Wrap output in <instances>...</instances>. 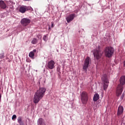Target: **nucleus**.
I'll return each instance as SVG.
<instances>
[{
    "label": "nucleus",
    "instance_id": "393cba45",
    "mask_svg": "<svg viewBox=\"0 0 125 125\" xmlns=\"http://www.w3.org/2000/svg\"><path fill=\"white\" fill-rule=\"evenodd\" d=\"M124 67H125V61L124 62Z\"/></svg>",
    "mask_w": 125,
    "mask_h": 125
},
{
    "label": "nucleus",
    "instance_id": "412c9836",
    "mask_svg": "<svg viewBox=\"0 0 125 125\" xmlns=\"http://www.w3.org/2000/svg\"><path fill=\"white\" fill-rule=\"evenodd\" d=\"M37 37L38 40H42V35L41 34H38Z\"/></svg>",
    "mask_w": 125,
    "mask_h": 125
},
{
    "label": "nucleus",
    "instance_id": "6ab92c4d",
    "mask_svg": "<svg viewBox=\"0 0 125 125\" xmlns=\"http://www.w3.org/2000/svg\"><path fill=\"white\" fill-rule=\"evenodd\" d=\"M43 40L45 42H46L47 41V35H44L43 37Z\"/></svg>",
    "mask_w": 125,
    "mask_h": 125
},
{
    "label": "nucleus",
    "instance_id": "a211bd4d",
    "mask_svg": "<svg viewBox=\"0 0 125 125\" xmlns=\"http://www.w3.org/2000/svg\"><path fill=\"white\" fill-rule=\"evenodd\" d=\"M38 43V39L36 38H34L31 41V43H32V44H36V43Z\"/></svg>",
    "mask_w": 125,
    "mask_h": 125
},
{
    "label": "nucleus",
    "instance_id": "dca6fc26",
    "mask_svg": "<svg viewBox=\"0 0 125 125\" xmlns=\"http://www.w3.org/2000/svg\"><path fill=\"white\" fill-rule=\"evenodd\" d=\"M18 123H19L20 125H24V123L22 121V117L21 116L19 117L18 118Z\"/></svg>",
    "mask_w": 125,
    "mask_h": 125
},
{
    "label": "nucleus",
    "instance_id": "f257e3e1",
    "mask_svg": "<svg viewBox=\"0 0 125 125\" xmlns=\"http://www.w3.org/2000/svg\"><path fill=\"white\" fill-rule=\"evenodd\" d=\"M46 91V89L44 87H40L38 90L34 95L33 102L35 104H37L38 102H40L41 99L44 96V93Z\"/></svg>",
    "mask_w": 125,
    "mask_h": 125
},
{
    "label": "nucleus",
    "instance_id": "423d86ee",
    "mask_svg": "<svg viewBox=\"0 0 125 125\" xmlns=\"http://www.w3.org/2000/svg\"><path fill=\"white\" fill-rule=\"evenodd\" d=\"M81 101L83 104H86L88 101V95L85 92H83L81 94Z\"/></svg>",
    "mask_w": 125,
    "mask_h": 125
},
{
    "label": "nucleus",
    "instance_id": "ddd939ff",
    "mask_svg": "<svg viewBox=\"0 0 125 125\" xmlns=\"http://www.w3.org/2000/svg\"><path fill=\"white\" fill-rule=\"evenodd\" d=\"M0 7L2 9H5L7 7L6 4L2 0H0Z\"/></svg>",
    "mask_w": 125,
    "mask_h": 125
},
{
    "label": "nucleus",
    "instance_id": "4be33fe9",
    "mask_svg": "<svg viewBox=\"0 0 125 125\" xmlns=\"http://www.w3.org/2000/svg\"><path fill=\"white\" fill-rule=\"evenodd\" d=\"M54 25V23H53V22H51V27H52V28H53Z\"/></svg>",
    "mask_w": 125,
    "mask_h": 125
},
{
    "label": "nucleus",
    "instance_id": "20e7f679",
    "mask_svg": "<svg viewBox=\"0 0 125 125\" xmlns=\"http://www.w3.org/2000/svg\"><path fill=\"white\" fill-rule=\"evenodd\" d=\"M103 52L101 51L100 49V46H98V48L97 49L94 50L93 54L95 58H96L97 60L100 59L102 57V54Z\"/></svg>",
    "mask_w": 125,
    "mask_h": 125
},
{
    "label": "nucleus",
    "instance_id": "2eb2a0df",
    "mask_svg": "<svg viewBox=\"0 0 125 125\" xmlns=\"http://www.w3.org/2000/svg\"><path fill=\"white\" fill-rule=\"evenodd\" d=\"M38 125H46L44 120L42 118H40L38 121Z\"/></svg>",
    "mask_w": 125,
    "mask_h": 125
},
{
    "label": "nucleus",
    "instance_id": "9d476101",
    "mask_svg": "<svg viewBox=\"0 0 125 125\" xmlns=\"http://www.w3.org/2000/svg\"><path fill=\"white\" fill-rule=\"evenodd\" d=\"M76 15L75 14H72L69 15L68 17H67L65 19L67 22V23H70V22H72V21L74 20Z\"/></svg>",
    "mask_w": 125,
    "mask_h": 125
},
{
    "label": "nucleus",
    "instance_id": "f3484780",
    "mask_svg": "<svg viewBox=\"0 0 125 125\" xmlns=\"http://www.w3.org/2000/svg\"><path fill=\"white\" fill-rule=\"evenodd\" d=\"M98 99H99V95L98 94H95L93 97L94 101H97Z\"/></svg>",
    "mask_w": 125,
    "mask_h": 125
},
{
    "label": "nucleus",
    "instance_id": "b1692460",
    "mask_svg": "<svg viewBox=\"0 0 125 125\" xmlns=\"http://www.w3.org/2000/svg\"><path fill=\"white\" fill-rule=\"evenodd\" d=\"M57 70H58V72H59L60 71V68H58Z\"/></svg>",
    "mask_w": 125,
    "mask_h": 125
},
{
    "label": "nucleus",
    "instance_id": "f03ea898",
    "mask_svg": "<svg viewBox=\"0 0 125 125\" xmlns=\"http://www.w3.org/2000/svg\"><path fill=\"white\" fill-rule=\"evenodd\" d=\"M120 84H118L116 92L117 96L119 97L123 92V85L125 84V76H123L120 79Z\"/></svg>",
    "mask_w": 125,
    "mask_h": 125
},
{
    "label": "nucleus",
    "instance_id": "bb28decb",
    "mask_svg": "<svg viewBox=\"0 0 125 125\" xmlns=\"http://www.w3.org/2000/svg\"><path fill=\"white\" fill-rule=\"evenodd\" d=\"M25 0V1H28L29 0Z\"/></svg>",
    "mask_w": 125,
    "mask_h": 125
},
{
    "label": "nucleus",
    "instance_id": "a878e982",
    "mask_svg": "<svg viewBox=\"0 0 125 125\" xmlns=\"http://www.w3.org/2000/svg\"><path fill=\"white\" fill-rule=\"evenodd\" d=\"M1 99V94H0V100Z\"/></svg>",
    "mask_w": 125,
    "mask_h": 125
},
{
    "label": "nucleus",
    "instance_id": "6e6552de",
    "mask_svg": "<svg viewBox=\"0 0 125 125\" xmlns=\"http://www.w3.org/2000/svg\"><path fill=\"white\" fill-rule=\"evenodd\" d=\"M21 23L23 27L28 26L29 23H31V20L28 18H23L21 21Z\"/></svg>",
    "mask_w": 125,
    "mask_h": 125
},
{
    "label": "nucleus",
    "instance_id": "4468645a",
    "mask_svg": "<svg viewBox=\"0 0 125 125\" xmlns=\"http://www.w3.org/2000/svg\"><path fill=\"white\" fill-rule=\"evenodd\" d=\"M37 52V50L34 49L32 51L30 52L29 54V56L30 58L34 59V57H35V53Z\"/></svg>",
    "mask_w": 125,
    "mask_h": 125
},
{
    "label": "nucleus",
    "instance_id": "5701e85b",
    "mask_svg": "<svg viewBox=\"0 0 125 125\" xmlns=\"http://www.w3.org/2000/svg\"><path fill=\"white\" fill-rule=\"evenodd\" d=\"M124 96H125V95H124V94H123L122 96L121 97V99H123Z\"/></svg>",
    "mask_w": 125,
    "mask_h": 125
},
{
    "label": "nucleus",
    "instance_id": "39448f33",
    "mask_svg": "<svg viewBox=\"0 0 125 125\" xmlns=\"http://www.w3.org/2000/svg\"><path fill=\"white\" fill-rule=\"evenodd\" d=\"M102 81L104 83V90H106L108 88V85L109 81H108V78L107 75L104 74L102 77Z\"/></svg>",
    "mask_w": 125,
    "mask_h": 125
},
{
    "label": "nucleus",
    "instance_id": "aec40b11",
    "mask_svg": "<svg viewBox=\"0 0 125 125\" xmlns=\"http://www.w3.org/2000/svg\"><path fill=\"white\" fill-rule=\"evenodd\" d=\"M16 115H13L12 117V120H13V121H15V120H16Z\"/></svg>",
    "mask_w": 125,
    "mask_h": 125
},
{
    "label": "nucleus",
    "instance_id": "f8f14e48",
    "mask_svg": "<svg viewBox=\"0 0 125 125\" xmlns=\"http://www.w3.org/2000/svg\"><path fill=\"white\" fill-rule=\"evenodd\" d=\"M124 114V107L122 105H120L118 107L117 115L118 116H121V115H123Z\"/></svg>",
    "mask_w": 125,
    "mask_h": 125
},
{
    "label": "nucleus",
    "instance_id": "0eeeda50",
    "mask_svg": "<svg viewBox=\"0 0 125 125\" xmlns=\"http://www.w3.org/2000/svg\"><path fill=\"white\" fill-rule=\"evenodd\" d=\"M89 62H90V58L89 57H87L85 59L84 64L83 65V70L86 72L87 71V68H88V65H89Z\"/></svg>",
    "mask_w": 125,
    "mask_h": 125
},
{
    "label": "nucleus",
    "instance_id": "7ed1b4c3",
    "mask_svg": "<svg viewBox=\"0 0 125 125\" xmlns=\"http://www.w3.org/2000/svg\"><path fill=\"white\" fill-rule=\"evenodd\" d=\"M114 54V48L112 47H106L104 49V54L106 57L110 58Z\"/></svg>",
    "mask_w": 125,
    "mask_h": 125
},
{
    "label": "nucleus",
    "instance_id": "9b49d317",
    "mask_svg": "<svg viewBox=\"0 0 125 125\" xmlns=\"http://www.w3.org/2000/svg\"><path fill=\"white\" fill-rule=\"evenodd\" d=\"M28 10H29L28 6L22 5L20 7L19 11H20L21 13H25L26 11H28Z\"/></svg>",
    "mask_w": 125,
    "mask_h": 125
},
{
    "label": "nucleus",
    "instance_id": "1a4fd4ad",
    "mask_svg": "<svg viewBox=\"0 0 125 125\" xmlns=\"http://www.w3.org/2000/svg\"><path fill=\"white\" fill-rule=\"evenodd\" d=\"M54 65H55V62L53 60L50 61L47 64V69H50V70L54 69V68H55Z\"/></svg>",
    "mask_w": 125,
    "mask_h": 125
}]
</instances>
